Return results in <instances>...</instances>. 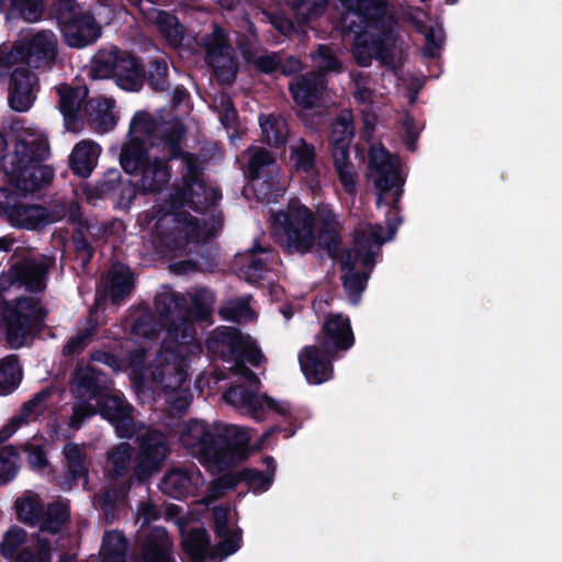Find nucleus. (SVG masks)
Masks as SVG:
<instances>
[{"label": "nucleus", "instance_id": "1", "mask_svg": "<svg viewBox=\"0 0 562 562\" xmlns=\"http://www.w3.org/2000/svg\"><path fill=\"white\" fill-rule=\"evenodd\" d=\"M182 176L175 184L168 210L154 206L139 215L138 221L145 229L162 234L165 228L171 226V235L183 238L188 243H201L213 236L216 227L201 226L198 221L186 211L179 209L186 205L202 209L215 203L221 198L217 188L207 186L198 165V160L190 154L181 156Z\"/></svg>", "mask_w": 562, "mask_h": 562}, {"label": "nucleus", "instance_id": "2", "mask_svg": "<svg viewBox=\"0 0 562 562\" xmlns=\"http://www.w3.org/2000/svg\"><path fill=\"white\" fill-rule=\"evenodd\" d=\"M248 432L236 425L209 427L193 420L184 424L180 442L210 471L221 472L245 460L249 453Z\"/></svg>", "mask_w": 562, "mask_h": 562}, {"label": "nucleus", "instance_id": "3", "mask_svg": "<svg viewBox=\"0 0 562 562\" xmlns=\"http://www.w3.org/2000/svg\"><path fill=\"white\" fill-rule=\"evenodd\" d=\"M72 389L81 400V403L74 407L71 425L75 428H79L86 417L99 413L110 420L120 437L133 436L131 407L120 393H110L104 374L94 368H80L75 373Z\"/></svg>", "mask_w": 562, "mask_h": 562}, {"label": "nucleus", "instance_id": "4", "mask_svg": "<svg viewBox=\"0 0 562 562\" xmlns=\"http://www.w3.org/2000/svg\"><path fill=\"white\" fill-rule=\"evenodd\" d=\"M164 325L167 329L162 348L154 363L146 368L145 375L162 389L176 391L186 381L188 360L200 352V346L194 341L193 325L187 317L172 314L170 321L166 317Z\"/></svg>", "mask_w": 562, "mask_h": 562}, {"label": "nucleus", "instance_id": "5", "mask_svg": "<svg viewBox=\"0 0 562 562\" xmlns=\"http://www.w3.org/2000/svg\"><path fill=\"white\" fill-rule=\"evenodd\" d=\"M156 130L148 113L137 112L131 121L130 140L120 157L121 166L127 173L140 171L138 187L146 193L160 191L170 178L166 160L148 153L157 145L154 140Z\"/></svg>", "mask_w": 562, "mask_h": 562}, {"label": "nucleus", "instance_id": "6", "mask_svg": "<svg viewBox=\"0 0 562 562\" xmlns=\"http://www.w3.org/2000/svg\"><path fill=\"white\" fill-rule=\"evenodd\" d=\"M398 224L397 217L387 215L385 233L380 225L369 223H360L356 227L353 246L341 258L344 286L353 304L359 302L381 246L394 237Z\"/></svg>", "mask_w": 562, "mask_h": 562}, {"label": "nucleus", "instance_id": "7", "mask_svg": "<svg viewBox=\"0 0 562 562\" xmlns=\"http://www.w3.org/2000/svg\"><path fill=\"white\" fill-rule=\"evenodd\" d=\"M68 517V506L58 504L49 508L48 518L36 537L29 536L21 527H10L0 542V553L5 559H14V562H50L47 535L57 532Z\"/></svg>", "mask_w": 562, "mask_h": 562}, {"label": "nucleus", "instance_id": "8", "mask_svg": "<svg viewBox=\"0 0 562 562\" xmlns=\"http://www.w3.org/2000/svg\"><path fill=\"white\" fill-rule=\"evenodd\" d=\"M314 216L299 201H291L271 215V227L279 244L289 252L304 254L314 245Z\"/></svg>", "mask_w": 562, "mask_h": 562}, {"label": "nucleus", "instance_id": "9", "mask_svg": "<svg viewBox=\"0 0 562 562\" xmlns=\"http://www.w3.org/2000/svg\"><path fill=\"white\" fill-rule=\"evenodd\" d=\"M369 178L376 190V206L385 203L395 209L402 195L404 179L400 175L396 158L381 146H373L370 150Z\"/></svg>", "mask_w": 562, "mask_h": 562}, {"label": "nucleus", "instance_id": "10", "mask_svg": "<svg viewBox=\"0 0 562 562\" xmlns=\"http://www.w3.org/2000/svg\"><path fill=\"white\" fill-rule=\"evenodd\" d=\"M312 58L319 74L303 76L290 85L295 103L305 110L317 105L325 87L324 72H339L342 70L341 61L325 45H321Z\"/></svg>", "mask_w": 562, "mask_h": 562}, {"label": "nucleus", "instance_id": "11", "mask_svg": "<svg viewBox=\"0 0 562 562\" xmlns=\"http://www.w3.org/2000/svg\"><path fill=\"white\" fill-rule=\"evenodd\" d=\"M60 31L70 47L82 48L100 36V26L88 12H83L74 0L60 2L58 14Z\"/></svg>", "mask_w": 562, "mask_h": 562}, {"label": "nucleus", "instance_id": "12", "mask_svg": "<svg viewBox=\"0 0 562 562\" xmlns=\"http://www.w3.org/2000/svg\"><path fill=\"white\" fill-rule=\"evenodd\" d=\"M353 136L352 115L349 111H342L330 132L333 158L339 181L349 193L356 189V171L349 159V144Z\"/></svg>", "mask_w": 562, "mask_h": 562}, {"label": "nucleus", "instance_id": "13", "mask_svg": "<svg viewBox=\"0 0 562 562\" xmlns=\"http://www.w3.org/2000/svg\"><path fill=\"white\" fill-rule=\"evenodd\" d=\"M207 349L218 356L244 358L254 366H259L263 355L249 336H244L237 328L221 327L206 340Z\"/></svg>", "mask_w": 562, "mask_h": 562}, {"label": "nucleus", "instance_id": "14", "mask_svg": "<svg viewBox=\"0 0 562 562\" xmlns=\"http://www.w3.org/2000/svg\"><path fill=\"white\" fill-rule=\"evenodd\" d=\"M376 25L367 22L364 32L357 33L353 44V56L360 66H369L372 58L379 59L384 65H393L397 55V48L391 31L384 32L379 38H374L373 31Z\"/></svg>", "mask_w": 562, "mask_h": 562}, {"label": "nucleus", "instance_id": "15", "mask_svg": "<svg viewBox=\"0 0 562 562\" xmlns=\"http://www.w3.org/2000/svg\"><path fill=\"white\" fill-rule=\"evenodd\" d=\"M226 402L251 415L255 419H261L267 409L274 411L281 415L290 412V405L286 402H274L266 395H258L252 391H246L244 386L231 387L224 393Z\"/></svg>", "mask_w": 562, "mask_h": 562}, {"label": "nucleus", "instance_id": "16", "mask_svg": "<svg viewBox=\"0 0 562 562\" xmlns=\"http://www.w3.org/2000/svg\"><path fill=\"white\" fill-rule=\"evenodd\" d=\"M54 260L50 257L41 256L25 259L10 269L8 279L11 284L19 283L30 291L40 292L46 286V277Z\"/></svg>", "mask_w": 562, "mask_h": 562}, {"label": "nucleus", "instance_id": "17", "mask_svg": "<svg viewBox=\"0 0 562 562\" xmlns=\"http://www.w3.org/2000/svg\"><path fill=\"white\" fill-rule=\"evenodd\" d=\"M111 65V74L116 85L126 91H137L143 86V67L126 52H110L104 59Z\"/></svg>", "mask_w": 562, "mask_h": 562}, {"label": "nucleus", "instance_id": "18", "mask_svg": "<svg viewBox=\"0 0 562 562\" xmlns=\"http://www.w3.org/2000/svg\"><path fill=\"white\" fill-rule=\"evenodd\" d=\"M168 454L167 441L164 435L146 430L140 436L139 456L136 470L139 475H148L157 471Z\"/></svg>", "mask_w": 562, "mask_h": 562}, {"label": "nucleus", "instance_id": "19", "mask_svg": "<svg viewBox=\"0 0 562 562\" xmlns=\"http://www.w3.org/2000/svg\"><path fill=\"white\" fill-rule=\"evenodd\" d=\"M58 41L52 31H40L23 41L22 50L30 66L41 67L57 55Z\"/></svg>", "mask_w": 562, "mask_h": 562}, {"label": "nucleus", "instance_id": "20", "mask_svg": "<svg viewBox=\"0 0 562 562\" xmlns=\"http://www.w3.org/2000/svg\"><path fill=\"white\" fill-rule=\"evenodd\" d=\"M207 63L215 69L218 77L231 80L235 76L236 63L229 47L225 44L224 31L215 26L212 37L205 43Z\"/></svg>", "mask_w": 562, "mask_h": 562}, {"label": "nucleus", "instance_id": "21", "mask_svg": "<svg viewBox=\"0 0 562 562\" xmlns=\"http://www.w3.org/2000/svg\"><path fill=\"white\" fill-rule=\"evenodd\" d=\"M36 77L24 66L14 68L11 74L9 104L16 112L27 111L35 100Z\"/></svg>", "mask_w": 562, "mask_h": 562}, {"label": "nucleus", "instance_id": "22", "mask_svg": "<svg viewBox=\"0 0 562 562\" xmlns=\"http://www.w3.org/2000/svg\"><path fill=\"white\" fill-rule=\"evenodd\" d=\"M204 484L201 472L194 467L175 469L167 473L161 482L164 493L175 498L194 494Z\"/></svg>", "mask_w": 562, "mask_h": 562}, {"label": "nucleus", "instance_id": "23", "mask_svg": "<svg viewBox=\"0 0 562 562\" xmlns=\"http://www.w3.org/2000/svg\"><path fill=\"white\" fill-rule=\"evenodd\" d=\"M326 350L319 346L306 347L300 353L301 369L310 383L321 384L333 375V367Z\"/></svg>", "mask_w": 562, "mask_h": 562}, {"label": "nucleus", "instance_id": "24", "mask_svg": "<svg viewBox=\"0 0 562 562\" xmlns=\"http://www.w3.org/2000/svg\"><path fill=\"white\" fill-rule=\"evenodd\" d=\"M182 547L184 551V559L188 562H209L214 559L223 560L224 551L218 543L216 547H210L209 539L204 529H191L187 535H183Z\"/></svg>", "mask_w": 562, "mask_h": 562}, {"label": "nucleus", "instance_id": "25", "mask_svg": "<svg viewBox=\"0 0 562 562\" xmlns=\"http://www.w3.org/2000/svg\"><path fill=\"white\" fill-rule=\"evenodd\" d=\"M323 331L324 337L319 345L327 353H333L337 350H346L353 345L350 322L340 314L333 315L326 319Z\"/></svg>", "mask_w": 562, "mask_h": 562}, {"label": "nucleus", "instance_id": "26", "mask_svg": "<svg viewBox=\"0 0 562 562\" xmlns=\"http://www.w3.org/2000/svg\"><path fill=\"white\" fill-rule=\"evenodd\" d=\"M65 216L64 209L60 211L48 212L46 209L37 205L18 204L10 211V221L13 225L35 229L61 220Z\"/></svg>", "mask_w": 562, "mask_h": 562}, {"label": "nucleus", "instance_id": "27", "mask_svg": "<svg viewBox=\"0 0 562 562\" xmlns=\"http://www.w3.org/2000/svg\"><path fill=\"white\" fill-rule=\"evenodd\" d=\"M214 524L215 532L218 538V543L224 551V555L235 553L241 541L240 531L231 524L233 516L232 512L224 507L214 508Z\"/></svg>", "mask_w": 562, "mask_h": 562}, {"label": "nucleus", "instance_id": "28", "mask_svg": "<svg viewBox=\"0 0 562 562\" xmlns=\"http://www.w3.org/2000/svg\"><path fill=\"white\" fill-rule=\"evenodd\" d=\"M101 154V147L93 140H81L72 149L70 166L75 173L81 177H89L97 166Z\"/></svg>", "mask_w": 562, "mask_h": 562}, {"label": "nucleus", "instance_id": "29", "mask_svg": "<svg viewBox=\"0 0 562 562\" xmlns=\"http://www.w3.org/2000/svg\"><path fill=\"white\" fill-rule=\"evenodd\" d=\"M87 113L90 124L100 132H108L117 123L115 102L112 99H94L89 101Z\"/></svg>", "mask_w": 562, "mask_h": 562}, {"label": "nucleus", "instance_id": "30", "mask_svg": "<svg viewBox=\"0 0 562 562\" xmlns=\"http://www.w3.org/2000/svg\"><path fill=\"white\" fill-rule=\"evenodd\" d=\"M56 92L59 97L58 106L64 115L66 128L72 131L70 124L82 101L86 99L88 91L85 87L72 88L67 85H60L56 88Z\"/></svg>", "mask_w": 562, "mask_h": 562}, {"label": "nucleus", "instance_id": "31", "mask_svg": "<svg viewBox=\"0 0 562 562\" xmlns=\"http://www.w3.org/2000/svg\"><path fill=\"white\" fill-rule=\"evenodd\" d=\"M146 19L156 24L160 33L171 45H178L183 37V27L179 24L178 19L165 11L150 8L145 13Z\"/></svg>", "mask_w": 562, "mask_h": 562}, {"label": "nucleus", "instance_id": "32", "mask_svg": "<svg viewBox=\"0 0 562 562\" xmlns=\"http://www.w3.org/2000/svg\"><path fill=\"white\" fill-rule=\"evenodd\" d=\"M290 160L297 172L306 178L315 177V150L304 139H299L291 146Z\"/></svg>", "mask_w": 562, "mask_h": 562}, {"label": "nucleus", "instance_id": "33", "mask_svg": "<svg viewBox=\"0 0 562 562\" xmlns=\"http://www.w3.org/2000/svg\"><path fill=\"white\" fill-rule=\"evenodd\" d=\"M59 504H66L68 506V504L64 502H59ZM56 505H58V503H56ZM53 506H55V504H52L47 508L44 517L38 497L36 495L27 494L15 502L18 518L21 521L30 525L41 524V527H43L44 522L47 520L49 508Z\"/></svg>", "mask_w": 562, "mask_h": 562}, {"label": "nucleus", "instance_id": "34", "mask_svg": "<svg viewBox=\"0 0 562 562\" xmlns=\"http://www.w3.org/2000/svg\"><path fill=\"white\" fill-rule=\"evenodd\" d=\"M43 0H0V11L8 10V19L21 16L27 22L41 19Z\"/></svg>", "mask_w": 562, "mask_h": 562}, {"label": "nucleus", "instance_id": "35", "mask_svg": "<svg viewBox=\"0 0 562 562\" xmlns=\"http://www.w3.org/2000/svg\"><path fill=\"white\" fill-rule=\"evenodd\" d=\"M110 294L114 303H120L130 295L134 288V278L131 270L122 265H115L109 272Z\"/></svg>", "mask_w": 562, "mask_h": 562}, {"label": "nucleus", "instance_id": "36", "mask_svg": "<svg viewBox=\"0 0 562 562\" xmlns=\"http://www.w3.org/2000/svg\"><path fill=\"white\" fill-rule=\"evenodd\" d=\"M155 539L145 552V562H175L170 554L172 543L162 528H156L153 532Z\"/></svg>", "mask_w": 562, "mask_h": 562}, {"label": "nucleus", "instance_id": "37", "mask_svg": "<svg viewBox=\"0 0 562 562\" xmlns=\"http://www.w3.org/2000/svg\"><path fill=\"white\" fill-rule=\"evenodd\" d=\"M22 379V370L18 359L13 356L0 361V395L13 392Z\"/></svg>", "mask_w": 562, "mask_h": 562}, {"label": "nucleus", "instance_id": "38", "mask_svg": "<svg viewBox=\"0 0 562 562\" xmlns=\"http://www.w3.org/2000/svg\"><path fill=\"white\" fill-rule=\"evenodd\" d=\"M260 127L266 142L272 146H280L285 143L288 127L281 116L262 115L260 117Z\"/></svg>", "mask_w": 562, "mask_h": 562}, {"label": "nucleus", "instance_id": "39", "mask_svg": "<svg viewBox=\"0 0 562 562\" xmlns=\"http://www.w3.org/2000/svg\"><path fill=\"white\" fill-rule=\"evenodd\" d=\"M127 543L123 535L111 531L104 535L100 551L101 562H125Z\"/></svg>", "mask_w": 562, "mask_h": 562}, {"label": "nucleus", "instance_id": "40", "mask_svg": "<svg viewBox=\"0 0 562 562\" xmlns=\"http://www.w3.org/2000/svg\"><path fill=\"white\" fill-rule=\"evenodd\" d=\"M68 472L74 480L86 479L88 469L86 465L85 447L76 443H68L64 448ZM87 483V480H85Z\"/></svg>", "mask_w": 562, "mask_h": 562}, {"label": "nucleus", "instance_id": "41", "mask_svg": "<svg viewBox=\"0 0 562 562\" xmlns=\"http://www.w3.org/2000/svg\"><path fill=\"white\" fill-rule=\"evenodd\" d=\"M268 473L262 474L256 470H246L243 472V479L254 493L266 492L272 484L276 463L272 458L266 459Z\"/></svg>", "mask_w": 562, "mask_h": 562}, {"label": "nucleus", "instance_id": "42", "mask_svg": "<svg viewBox=\"0 0 562 562\" xmlns=\"http://www.w3.org/2000/svg\"><path fill=\"white\" fill-rule=\"evenodd\" d=\"M131 447L127 443H121L115 447L109 454V468L114 475H123L130 465L131 461Z\"/></svg>", "mask_w": 562, "mask_h": 562}, {"label": "nucleus", "instance_id": "43", "mask_svg": "<svg viewBox=\"0 0 562 562\" xmlns=\"http://www.w3.org/2000/svg\"><path fill=\"white\" fill-rule=\"evenodd\" d=\"M222 317L233 322H247L252 318V313L246 300L227 302L220 311Z\"/></svg>", "mask_w": 562, "mask_h": 562}, {"label": "nucleus", "instance_id": "44", "mask_svg": "<svg viewBox=\"0 0 562 562\" xmlns=\"http://www.w3.org/2000/svg\"><path fill=\"white\" fill-rule=\"evenodd\" d=\"M288 3L296 11L301 21H310L317 16L328 0H286Z\"/></svg>", "mask_w": 562, "mask_h": 562}, {"label": "nucleus", "instance_id": "45", "mask_svg": "<svg viewBox=\"0 0 562 562\" xmlns=\"http://www.w3.org/2000/svg\"><path fill=\"white\" fill-rule=\"evenodd\" d=\"M32 406L33 404H23L20 412L0 430V442L10 438L20 427L35 420V417L30 413Z\"/></svg>", "mask_w": 562, "mask_h": 562}, {"label": "nucleus", "instance_id": "46", "mask_svg": "<svg viewBox=\"0 0 562 562\" xmlns=\"http://www.w3.org/2000/svg\"><path fill=\"white\" fill-rule=\"evenodd\" d=\"M272 162L273 158L267 149L260 147H252L248 149V169L254 179L258 178L261 170L265 167L270 166Z\"/></svg>", "mask_w": 562, "mask_h": 562}, {"label": "nucleus", "instance_id": "47", "mask_svg": "<svg viewBox=\"0 0 562 562\" xmlns=\"http://www.w3.org/2000/svg\"><path fill=\"white\" fill-rule=\"evenodd\" d=\"M213 102L222 124L226 127L233 126L236 120V111L232 104L231 98L227 94L220 93L214 98Z\"/></svg>", "mask_w": 562, "mask_h": 562}, {"label": "nucleus", "instance_id": "48", "mask_svg": "<svg viewBox=\"0 0 562 562\" xmlns=\"http://www.w3.org/2000/svg\"><path fill=\"white\" fill-rule=\"evenodd\" d=\"M425 38L424 54L428 57H436L445 40L442 27L440 25L430 26L425 31Z\"/></svg>", "mask_w": 562, "mask_h": 562}, {"label": "nucleus", "instance_id": "49", "mask_svg": "<svg viewBox=\"0 0 562 562\" xmlns=\"http://www.w3.org/2000/svg\"><path fill=\"white\" fill-rule=\"evenodd\" d=\"M18 471L16 454L9 450L0 452V485L12 480Z\"/></svg>", "mask_w": 562, "mask_h": 562}, {"label": "nucleus", "instance_id": "50", "mask_svg": "<svg viewBox=\"0 0 562 562\" xmlns=\"http://www.w3.org/2000/svg\"><path fill=\"white\" fill-rule=\"evenodd\" d=\"M183 134L184 128L182 123L178 120L173 121L170 125L169 133L162 139V144L168 148L169 155L171 157H177L179 155V144Z\"/></svg>", "mask_w": 562, "mask_h": 562}, {"label": "nucleus", "instance_id": "51", "mask_svg": "<svg viewBox=\"0 0 562 562\" xmlns=\"http://www.w3.org/2000/svg\"><path fill=\"white\" fill-rule=\"evenodd\" d=\"M167 65L165 61H154L150 64L149 82L157 90L166 88Z\"/></svg>", "mask_w": 562, "mask_h": 562}, {"label": "nucleus", "instance_id": "52", "mask_svg": "<svg viewBox=\"0 0 562 562\" xmlns=\"http://www.w3.org/2000/svg\"><path fill=\"white\" fill-rule=\"evenodd\" d=\"M23 451L26 453L27 461L33 469L40 470L46 465V456L40 446L30 443L24 447Z\"/></svg>", "mask_w": 562, "mask_h": 562}, {"label": "nucleus", "instance_id": "53", "mask_svg": "<svg viewBox=\"0 0 562 562\" xmlns=\"http://www.w3.org/2000/svg\"><path fill=\"white\" fill-rule=\"evenodd\" d=\"M94 327L90 326L86 328L83 331L74 336L64 347V352L67 355H72L82 349L89 339V337L93 334Z\"/></svg>", "mask_w": 562, "mask_h": 562}, {"label": "nucleus", "instance_id": "54", "mask_svg": "<svg viewBox=\"0 0 562 562\" xmlns=\"http://www.w3.org/2000/svg\"><path fill=\"white\" fill-rule=\"evenodd\" d=\"M402 125L406 132V138L405 144L408 149L415 150L416 146V139L418 137L419 132L422 131L423 126L420 124H417L413 117L406 115L403 119Z\"/></svg>", "mask_w": 562, "mask_h": 562}, {"label": "nucleus", "instance_id": "55", "mask_svg": "<svg viewBox=\"0 0 562 562\" xmlns=\"http://www.w3.org/2000/svg\"><path fill=\"white\" fill-rule=\"evenodd\" d=\"M49 397L50 392L46 390L37 393L32 400L25 403L33 404V406L30 407V413L35 417V419L46 411Z\"/></svg>", "mask_w": 562, "mask_h": 562}, {"label": "nucleus", "instance_id": "56", "mask_svg": "<svg viewBox=\"0 0 562 562\" xmlns=\"http://www.w3.org/2000/svg\"><path fill=\"white\" fill-rule=\"evenodd\" d=\"M318 218L323 224V229L327 233H334L339 228V221L331 210L324 207L318 211Z\"/></svg>", "mask_w": 562, "mask_h": 562}, {"label": "nucleus", "instance_id": "57", "mask_svg": "<svg viewBox=\"0 0 562 562\" xmlns=\"http://www.w3.org/2000/svg\"><path fill=\"white\" fill-rule=\"evenodd\" d=\"M16 206V195L8 189L0 188V215L5 214L10 218V211Z\"/></svg>", "mask_w": 562, "mask_h": 562}, {"label": "nucleus", "instance_id": "58", "mask_svg": "<svg viewBox=\"0 0 562 562\" xmlns=\"http://www.w3.org/2000/svg\"><path fill=\"white\" fill-rule=\"evenodd\" d=\"M263 263L260 260H251L249 265L241 270V274L250 282L258 281L263 273Z\"/></svg>", "mask_w": 562, "mask_h": 562}, {"label": "nucleus", "instance_id": "59", "mask_svg": "<svg viewBox=\"0 0 562 562\" xmlns=\"http://www.w3.org/2000/svg\"><path fill=\"white\" fill-rule=\"evenodd\" d=\"M355 98L361 103H370L373 100V91L366 80H356Z\"/></svg>", "mask_w": 562, "mask_h": 562}, {"label": "nucleus", "instance_id": "60", "mask_svg": "<svg viewBox=\"0 0 562 562\" xmlns=\"http://www.w3.org/2000/svg\"><path fill=\"white\" fill-rule=\"evenodd\" d=\"M156 517L155 506L149 503L142 504L136 513V520L142 526L148 525Z\"/></svg>", "mask_w": 562, "mask_h": 562}, {"label": "nucleus", "instance_id": "61", "mask_svg": "<svg viewBox=\"0 0 562 562\" xmlns=\"http://www.w3.org/2000/svg\"><path fill=\"white\" fill-rule=\"evenodd\" d=\"M257 66L265 72H271L276 70L280 65V58L276 54L260 56L257 61Z\"/></svg>", "mask_w": 562, "mask_h": 562}, {"label": "nucleus", "instance_id": "62", "mask_svg": "<svg viewBox=\"0 0 562 562\" xmlns=\"http://www.w3.org/2000/svg\"><path fill=\"white\" fill-rule=\"evenodd\" d=\"M234 372L235 374L239 375L250 387H255L257 384H259L257 375L243 364L236 363L234 367Z\"/></svg>", "mask_w": 562, "mask_h": 562}, {"label": "nucleus", "instance_id": "63", "mask_svg": "<svg viewBox=\"0 0 562 562\" xmlns=\"http://www.w3.org/2000/svg\"><path fill=\"white\" fill-rule=\"evenodd\" d=\"M189 406V400L187 397H178L171 404V411L175 413H181Z\"/></svg>", "mask_w": 562, "mask_h": 562}, {"label": "nucleus", "instance_id": "64", "mask_svg": "<svg viewBox=\"0 0 562 562\" xmlns=\"http://www.w3.org/2000/svg\"><path fill=\"white\" fill-rule=\"evenodd\" d=\"M301 68V63L294 58L291 57L288 59L286 64L282 66V70L284 74H291Z\"/></svg>", "mask_w": 562, "mask_h": 562}]
</instances>
